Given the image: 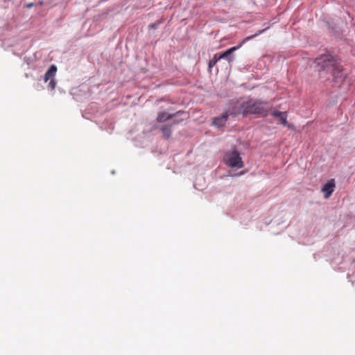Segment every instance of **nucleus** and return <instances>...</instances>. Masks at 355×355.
I'll return each mask as SVG.
<instances>
[{
	"mask_svg": "<svg viewBox=\"0 0 355 355\" xmlns=\"http://www.w3.org/2000/svg\"><path fill=\"white\" fill-rule=\"evenodd\" d=\"M268 28V27L266 28H263L262 30H260L257 33H256L254 35H251V36H249V37H247L243 41V43L245 42V41H248V40H250L258 35H259L260 34L263 33L266 30H267Z\"/></svg>",
	"mask_w": 355,
	"mask_h": 355,
	"instance_id": "12",
	"label": "nucleus"
},
{
	"mask_svg": "<svg viewBox=\"0 0 355 355\" xmlns=\"http://www.w3.org/2000/svg\"><path fill=\"white\" fill-rule=\"evenodd\" d=\"M241 46V45L237 46H233V47L226 50L223 53H222L220 54H218V58L226 59L230 63L232 62L234 60V57L232 55V53L234 52L235 51H236L237 49H239Z\"/></svg>",
	"mask_w": 355,
	"mask_h": 355,
	"instance_id": "6",
	"label": "nucleus"
},
{
	"mask_svg": "<svg viewBox=\"0 0 355 355\" xmlns=\"http://www.w3.org/2000/svg\"><path fill=\"white\" fill-rule=\"evenodd\" d=\"M220 59L218 58V54H215L212 59H211L209 62V71H211V69L216 64V63L220 60Z\"/></svg>",
	"mask_w": 355,
	"mask_h": 355,
	"instance_id": "11",
	"label": "nucleus"
},
{
	"mask_svg": "<svg viewBox=\"0 0 355 355\" xmlns=\"http://www.w3.org/2000/svg\"><path fill=\"white\" fill-rule=\"evenodd\" d=\"M245 116L248 114H258L266 116L270 109L267 107L266 101L250 98L244 101Z\"/></svg>",
	"mask_w": 355,
	"mask_h": 355,
	"instance_id": "2",
	"label": "nucleus"
},
{
	"mask_svg": "<svg viewBox=\"0 0 355 355\" xmlns=\"http://www.w3.org/2000/svg\"><path fill=\"white\" fill-rule=\"evenodd\" d=\"M56 71H57L56 66L54 64L51 65L44 75V82L46 83L48 80H51V78H54Z\"/></svg>",
	"mask_w": 355,
	"mask_h": 355,
	"instance_id": "9",
	"label": "nucleus"
},
{
	"mask_svg": "<svg viewBox=\"0 0 355 355\" xmlns=\"http://www.w3.org/2000/svg\"><path fill=\"white\" fill-rule=\"evenodd\" d=\"M279 118L281 123H282L284 125L287 124V115L286 112H283L282 115L280 116Z\"/></svg>",
	"mask_w": 355,
	"mask_h": 355,
	"instance_id": "13",
	"label": "nucleus"
},
{
	"mask_svg": "<svg viewBox=\"0 0 355 355\" xmlns=\"http://www.w3.org/2000/svg\"><path fill=\"white\" fill-rule=\"evenodd\" d=\"M180 113H183V112L179 111L176 112V114ZM175 115V114H168L166 112H162L158 114L157 121L159 123H163L169 119H172Z\"/></svg>",
	"mask_w": 355,
	"mask_h": 355,
	"instance_id": "8",
	"label": "nucleus"
},
{
	"mask_svg": "<svg viewBox=\"0 0 355 355\" xmlns=\"http://www.w3.org/2000/svg\"><path fill=\"white\" fill-rule=\"evenodd\" d=\"M159 21H157L156 23H153L149 25V28L155 29L157 26V25L159 24Z\"/></svg>",
	"mask_w": 355,
	"mask_h": 355,
	"instance_id": "16",
	"label": "nucleus"
},
{
	"mask_svg": "<svg viewBox=\"0 0 355 355\" xmlns=\"http://www.w3.org/2000/svg\"><path fill=\"white\" fill-rule=\"evenodd\" d=\"M32 6H33V4H32V3H30V4H28V7H29V8H30V7H31Z\"/></svg>",
	"mask_w": 355,
	"mask_h": 355,
	"instance_id": "17",
	"label": "nucleus"
},
{
	"mask_svg": "<svg viewBox=\"0 0 355 355\" xmlns=\"http://www.w3.org/2000/svg\"><path fill=\"white\" fill-rule=\"evenodd\" d=\"M335 181L334 179L329 180L322 188V191L324 192L325 198H329L334 191Z\"/></svg>",
	"mask_w": 355,
	"mask_h": 355,
	"instance_id": "5",
	"label": "nucleus"
},
{
	"mask_svg": "<svg viewBox=\"0 0 355 355\" xmlns=\"http://www.w3.org/2000/svg\"><path fill=\"white\" fill-rule=\"evenodd\" d=\"M282 113H283V112H280V111H273L271 112V115L275 117L279 118L280 116L282 115Z\"/></svg>",
	"mask_w": 355,
	"mask_h": 355,
	"instance_id": "15",
	"label": "nucleus"
},
{
	"mask_svg": "<svg viewBox=\"0 0 355 355\" xmlns=\"http://www.w3.org/2000/svg\"><path fill=\"white\" fill-rule=\"evenodd\" d=\"M225 111L228 113L229 116H232L234 117L239 114L245 116L244 101H236L232 103L230 107Z\"/></svg>",
	"mask_w": 355,
	"mask_h": 355,
	"instance_id": "4",
	"label": "nucleus"
},
{
	"mask_svg": "<svg viewBox=\"0 0 355 355\" xmlns=\"http://www.w3.org/2000/svg\"><path fill=\"white\" fill-rule=\"evenodd\" d=\"M224 162L225 164L231 168L236 167L241 168L243 167V162L239 153L236 150L227 152L224 157Z\"/></svg>",
	"mask_w": 355,
	"mask_h": 355,
	"instance_id": "3",
	"label": "nucleus"
},
{
	"mask_svg": "<svg viewBox=\"0 0 355 355\" xmlns=\"http://www.w3.org/2000/svg\"><path fill=\"white\" fill-rule=\"evenodd\" d=\"M228 116V113L225 111L220 116L214 117L212 120V123L218 128L223 127L226 123Z\"/></svg>",
	"mask_w": 355,
	"mask_h": 355,
	"instance_id": "7",
	"label": "nucleus"
},
{
	"mask_svg": "<svg viewBox=\"0 0 355 355\" xmlns=\"http://www.w3.org/2000/svg\"><path fill=\"white\" fill-rule=\"evenodd\" d=\"M163 137L166 139H168L171 136V128L169 125L163 126L161 129Z\"/></svg>",
	"mask_w": 355,
	"mask_h": 355,
	"instance_id": "10",
	"label": "nucleus"
},
{
	"mask_svg": "<svg viewBox=\"0 0 355 355\" xmlns=\"http://www.w3.org/2000/svg\"><path fill=\"white\" fill-rule=\"evenodd\" d=\"M55 85H56V83H55L54 78H51L49 83V87L53 90L55 89Z\"/></svg>",
	"mask_w": 355,
	"mask_h": 355,
	"instance_id": "14",
	"label": "nucleus"
},
{
	"mask_svg": "<svg viewBox=\"0 0 355 355\" xmlns=\"http://www.w3.org/2000/svg\"><path fill=\"white\" fill-rule=\"evenodd\" d=\"M320 78L342 83L345 78L344 69L340 62L330 54H322L314 60Z\"/></svg>",
	"mask_w": 355,
	"mask_h": 355,
	"instance_id": "1",
	"label": "nucleus"
}]
</instances>
